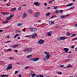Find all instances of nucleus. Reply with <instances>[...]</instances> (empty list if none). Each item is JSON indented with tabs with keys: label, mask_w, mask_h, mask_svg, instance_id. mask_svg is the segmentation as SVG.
Returning a JSON list of instances; mask_svg holds the SVG:
<instances>
[{
	"label": "nucleus",
	"mask_w": 77,
	"mask_h": 77,
	"mask_svg": "<svg viewBox=\"0 0 77 77\" xmlns=\"http://www.w3.org/2000/svg\"><path fill=\"white\" fill-rule=\"evenodd\" d=\"M45 54H46V55L43 57V60H44L45 62H47L48 60L49 59V57H50V54H49V53L48 52H45Z\"/></svg>",
	"instance_id": "f257e3e1"
},
{
	"label": "nucleus",
	"mask_w": 77,
	"mask_h": 77,
	"mask_svg": "<svg viewBox=\"0 0 77 77\" xmlns=\"http://www.w3.org/2000/svg\"><path fill=\"white\" fill-rule=\"evenodd\" d=\"M39 59H40L39 57H37L36 58H31L30 59V62H36V61H38L39 60Z\"/></svg>",
	"instance_id": "f03ea898"
},
{
	"label": "nucleus",
	"mask_w": 77,
	"mask_h": 77,
	"mask_svg": "<svg viewBox=\"0 0 77 77\" xmlns=\"http://www.w3.org/2000/svg\"><path fill=\"white\" fill-rule=\"evenodd\" d=\"M32 48H29L24 50V52H26V51H27L28 52H29V53H32Z\"/></svg>",
	"instance_id": "7ed1b4c3"
},
{
	"label": "nucleus",
	"mask_w": 77,
	"mask_h": 77,
	"mask_svg": "<svg viewBox=\"0 0 77 77\" xmlns=\"http://www.w3.org/2000/svg\"><path fill=\"white\" fill-rule=\"evenodd\" d=\"M12 68V64H9L8 66V67L6 68L7 70H9V69H11Z\"/></svg>",
	"instance_id": "20e7f679"
},
{
	"label": "nucleus",
	"mask_w": 77,
	"mask_h": 77,
	"mask_svg": "<svg viewBox=\"0 0 77 77\" xmlns=\"http://www.w3.org/2000/svg\"><path fill=\"white\" fill-rule=\"evenodd\" d=\"M65 39H66V38H64L63 37H59V38H58L57 39L58 41H61V40H65Z\"/></svg>",
	"instance_id": "39448f33"
},
{
	"label": "nucleus",
	"mask_w": 77,
	"mask_h": 77,
	"mask_svg": "<svg viewBox=\"0 0 77 77\" xmlns=\"http://www.w3.org/2000/svg\"><path fill=\"white\" fill-rule=\"evenodd\" d=\"M44 42V40L42 39L38 41V44L40 45L43 44Z\"/></svg>",
	"instance_id": "423d86ee"
},
{
	"label": "nucleus",
	"mask_w": 77,
	"mask_h": 77,
	"mask_svg": "<svg viewBox=\"0 0 77 77\" xmlns=\"http://www.w3.org/2000/svg\"><path fill=\"white\" fill-rule=\"evenodd\" d=\"M40 15V14H39V13L37 12L35 14L34 17L35 18H38V17H39Z\"/></svg>",
	"instance_id": "0eeeda50"
},
{
	"label": "nucleus",
	"mask_w": 77,
	"mask_h": 77,
	"mask_svg": "<svg viewBox=\"0 0 77 77\" xmlns=\"http://www.w3.org/2000/svg\"><path fill=\"white\" fill-rule=\"evenodd\" d=\"M26 17H27V14L26 13H24L23 14L22 18V19H24Z\"/></svg>",
	"instance_id": "6e6552de"
},
{
	"label": "nucleus",
	"mask_w": 77,
	"mask_h": 77,
	"mask_svg": "<svg viewBox=\"0 0 77 77\" xmlns=\"http://www.w3.org/2000/svg\"><path fill=\"white\" fill-rule=\"evenodd\" d=\"M31 36H31V38H35V36H37V34L35 33L34 34L31 35Z\"/></svg>",
	"instance_id": "1a4fd4ad"
},
{
	"label": "nucleus",
	"mask_w": 77,
	"mask_h": 77,
	"mask_svg": "<svg viewBox=\"0 0 77 77\" xmlns=\"http://www.w3.org/2000/svg\"><path fill=\"white\" fill-rule=\"evenodd\" d=\"M53 33V32L52 31H50L49 32H47V35H48V36H51V33Z\"/></svg>",
	"instance_id": "9d476101"
},
{
	"label": "nucleus",
	"mask_w": 77,
	"mask_h": 77,
	"mask_svg": "<svg viewBox=\"0 0 77 77\" xmlns=\"http://www.w3.org/2000/svg\"><path fill=\"white\" fill-rule=\"evenodd\" d=\"M34 5H36L37 6H39L40 4H39V2H35L34 3Z\"/></svg>",
	"instance_id": "9b49d317"
},
{
	"label": "nucleus",
	"mask_w": 77,
	"mask_h": 77,
	"mask_svg": "<svg viewBox=\"0 0 77 77\" xmlns=\"http://www.w3.org/2000/svg\"><path fill=\"white\" fill-rule=\"evenodd\" d=\"M64 50H65V53H68V52L69 51V49L67 48H64Z\"/></svg>",
	"instance_id": "f8f14e48"
},
{
	"label": "nucleus",
	"mask_w": 77,
	"mask_h": 77,
	"mask_svg": "<svg viewBox=\"0 0 77 77\" xmlns=\"http://www.w3.org/2000/svg\"><path fill=\"white\" fill-rule=\"evenodd\" d=\"M36 75V74L35 73H33L31 74L29 76V77H34Z\"/></svg>",
	"instance_id": "ddd939ff"
},
{
	"label": "nucleus",
	"mask_w": 77,
	"mask_h": 77,
	"mask_svg": "<svg viewBox=\"0 0 77 77\" xmlns=\"http://www.w3.org/2000/svg\"><path fill=\"white\" fill-rule=\"evenodd\" d=\"M74 5V4L72 3H69V4H68L66 6H67V7H68L69 6H72V5Z\"/></svg>",
	"instance_id": "4468645a"
},
{
	"label": "nucleus",
	"mask_w": 77,
	"mask_h": 77,
	"mask_svg": "<svg viewBox=\"0 0 77 77\" xmlns=\"http://www.w3.org/2000/svg\"><path fill=\"white\" fill-rule=\"evenodd\" d=\"M9 14V13L7 12H3L2 13V15H8Z\"/></svg>",
	"instance_id": "2eb2a0df"
},
{
	"label": "nucleus",
	"mask_w": 77,
	"mask_h": 77,
	"mask_svg": "<svg viewBox=\"0 0 77 77\" xmlns=\"http://www.w3.org/2000/svg\"><path fill=\"white\" fill-rule=\"evenodd\" d=\"M49 23L50 24H54V21H49Z\"/></svg>",
	"instance_id": "dca6fc26"
},
{
	"label": "nucleus",
	"mask_w": 77,
	"mask_h": 77,
	"mask_svg": "<svg viewBox=\"0 0 77 77\" xmlns=\"http://www.w3.org/2000/svg\"><path fill=\"white\" fill-rule=\"evenodd\" d=\"M13 48H17L18 47V45H14L12 46Z\"/></svg>",
	"instance_id": "f3484780"
},
{
	"label": "nucleus",
	"mask_w": 77,
	"mask_h": 77,
	"mask_svg": "<svg viewBox=\"0 0 77 77\" xmlns=\"http://www.w3.org/2000/svg\"><path fill=\"white\" fill-rule=\"evenodd\" d=\"M22 26V24L20 23H18L17 24V26L18 27H20V26Z\"/></svg>",
	"instance_id": "a211bd4d"
},
{
	"label": "nucleus",
	"mask_w": 77,
	"mask_h": 77,
	"mask_svg": "<svg viewBox=\"0 0 77 77\" xmlns=\"http://www.w3.org/2000/svg\"><path fill=\"white\" fill-rule=\"evenodd\" d=\"M71 66H72L70 64H69V65H68L67 66V67H64V68H69V67H71Z\"/></svg>",
	"instance_id": "6ab92c4d"
},
{
	"label": "nucleus",
	"mask_w": 77,
	"mask_h": 77,
	"mask_svg": "<svg viewBox=\"0 0 77 77\" xmlns=\"http://www.w3.org/2000/svg\"><path fill=\"white\" fill-rule=\"evenodd\" d=\"M14 17V15L13 14H11L9 16V17L10 18H12Z\"/></svg>",
	"instance_id": "aec40b11"
},
{
	"label": "nucleus",
	"mask_w": 77,
	"mask_h": 77,
	"mask_svg": "<svg viewBox=\"0 0 77 77\" xmlns=\"http://www.w3.org/2000/svg\"><path fill=\"white\" fill-rule=\"evenodd\" d=\"M50 14H51L50 13H46V17H48L49 15H50Z\"/></svg>",
	"instance_id": "412c9836"
},
{
	"label": "nucleus",
	"mask_w": 77,
	"mask_h": 77,
	"mask_svg": "<svg viewBox=\"0 0 77 77\" xmlns=\"http://www.w3.org/2000/svg\"><path fill=\"white\" fill-rule=\"evenodd\" d=\"M32 55L31 54V55L27 56L26 57L27 58H29V57H32Z\"/></svg>",
	"instance_id": "4be33fe9"
},
{
	"label": "nucleus",
	"mask_w": 77,
	"mask_h": 77,
	"mask_svg": "<svg viewBox=\"0 0 77 77\" xmlns=\"http://www.w3.org/2000/svg\"><path fill=\"white\" fill-rule=\"evenodd\" d=\"M66 17V16H62L60 17V18L61 19H63V18H64Z\"/></svg>",
	"instance_id": "5701e85b"
},
{
	"label": "nucleus",
	"mask_w": 77,
	"mask_h": 77,
	"mask_svg": "<svg viewBox=\"0 0 77 77\" xmlns=\"http://www.w3.org/2000/svg\"><path fill=\"white\" fill-rule=\"evenodd\" d=\"M28 13L29 14H31V13H32V11L31 10H29L28 11Z\"/></svg>",
	"instance_id": "b1692460"
},
{
	"label": "nucleus",
	"mask_w": 77,
	"mask_h": 77,
	"mask_svg": "<svg viewBox=\"0 0 77 77\" xmlns=\"http://www.w3.org/2000/svg\"><path fill=\"white\" fill-rule=\"evenodd\" d=\"M57 74H59V75H61V74H62V73L60 72H57Z\"/></svg>",
	"instance_id": "393cba45"
},
{
	"label": "nucleus",
	"mask_w": 77,
	"mask_h": 77,
	"mask_svg": "<svg viewBox=\"0 0 77 77\" xmlns=\"http://www.w3.org/2000/svg\"><path fill=\"white\" fill-rule=\"evenodd\" d=\"M29 29L31 31V32H33V28L31 27H30L29 28Z\"/></svg>",
	"instance_id": "a878e982"
},
{
	"label": "nucleus",
	"mask_w": 77,
	"mask_h": 77,
	"mask_svg": "<svg viewBox=\"0 0 77 77\" xmlns=\"http://www.w3.org/2000/svg\"><path fill=\"white\" fill-rule=\"evenodd\" d=\"M16 10V8H14L13 9L11 10V11H14Z\"/></svg>",
	"instance_id": "bb28decb"
},
{
	"label": "nucleus",
	"mask_w": 77,
	"mask_h": 77,
	"mask_svg": "<svg viewBox=\"0 0 77 77\" xmlns=\"http://www.w3.org/2000/svg\"><path fill=\"white\" fill-rule=\"evenodd\" d=\"M19 36V35L18 34H17L16 35L14 36V38H15L16 37H17V36Z\"/></svg>",
	"instance_id": "cd10ccee"
},
{
	"label": "nucleus",
	"mask_w": 77,
	"mask_h": 77,
	"mask_svg": "<svg viewBox=\"0 0 77 77\" xmlns=\"http://www.w3.org/2000/svg\"><path fill=\"white\" fill-rule=\"evenodd\" d=\"M19 36V35L18 34H17L16 35L14 36V38H15L16 37H17V36Z\"/></svg>",
	"instance_id": "c85d7f7f"
},
{
	"label": "nucleus",
	"mask_w": 77,
	"mask_h": 77,
	"mask_svg": "<svg viewBox=\"0 0 77 77\" xmlns=\"http://www.w3.org/2000/svg\"><path fill=\"white\" fill-rule=\"evenodd\" d=\"M2 75V77H7L6 76H7V75Z\"/></svg>",
	"instance_id": "c756f323"
},
{
	"label": "nucleus",
	"mask_w": 77,
	"mask_h": 77,
	"mask_svg": "<svg viewBox=\"0 0 77 77\" xmlns=\"http://www.w3.org/2000/svg\"><path fill=\"white\" fill-rule=\"evenodd\" d=\"M9 19H10V17H8L6 18V19L5 20H6V21H8V20H9Z\"/></svg>",
	"instance_id": "7c9ffc66"
},
{
	"label": "nucleus",
	"mask_w": 77,
	"mask_h": 77,
	"mask_svg": "<svg viewBox=\"0 0 77 77\" xmlns=\"http://www.w3.org/2000/svg\"><path fill=\"white\" fill-rule=\"evenodd\" d=\"M9 23V22L6 21L3 22V24H7V23Z\"/></svg>",
	"instance_id": "2f4dec72"
},
{
	"label": "nucleus",
	"mask_w": 77,
	"mask_h": 77,
	"mask_svg": "<svg viewBox=\"0 0 77 77\" xmlns=\"http://www.w3.org/2000/svg\"><path fill=\"white\" fill-rule=\"evenodd\" d=\"M58 13H59V12H58V10H56L55 12V14H58Z\"/></svg>",
	"instance_id": "473e14b6"
},
{
	"label": "nucleus",
	"mask_w": 77,
	"mask_h": 77,
	"mask_svg": "<svg viewBox=\"0 0 77 77\" xmlns=\"http://www.w3.org/2000/svg\"><path fill=\"white\" fill-rule=\"evenodd\" d=\"M70 35H71V33H70L69 32H68L67 34V36H70Z\"/></svg>",
	"instance_id": "72a5a7b5"
},
{
	"label": "nucleus",
	"mask_w": 77,
	"mask_h": 77,
	"mask_svg": "<svg viewBox=\"0 0 77 77\" xmlns=\"http://www.w3.org/2000/svg\"><path fill=\"white\" fill-rule=\"evenodd\" d=\"M7 51H12V49L9 48Z\"/></svg>",
	"instance_id": "f704fd0d"
},
{
	"label": "nucleus",
	"mask_w": 77,
	"mask_h": 77,
	"mask_svg": "<svg viewBox=\"0 0 77 77\" xmlns=\"http://www.w3.org/2000/svg\"><path fill=\"white\" fill-rule=\"evenodd\" d=\"M63 12V10H60L59 11V13H60V14H61Z\"/></svg>",
	"instance_id": "c9c22d12"
},
{
	"label": "nucleus",
	"mask_w": 77,
	"mask_h": 77,
	"mask_svg": "<svg viewBox=\"0 0 77 77\" xmlns=\"http://www.w3.org/2000/svg\"><path fill=\"white\" fill-rule=\"evenodd\" d=\"M37 30V29L36 28H34L33 29V32H35V31H36Z\"/></svg>",
	"instance_id": "e433bc0d"
},
{
	"label": "nucleus",
	"mask_w": 77,
	"mask_h": 77,
	"mask_svg": "<svg viewBox=\"0 0 77 77\" xmlns=\"http://www.w3.org/2000/svg\"><path fill=\"white\" fill-rule=\"evenodd\" d=\"M14 52L15 53H18V50H14Z\"/></svg>",
	"instance_id": "4c0bfd02"
},
{
	"label": "nucleus",
	"mask_w": 77,
	"mask_h": 77,
	"mask_svg": "<svg viewBox=\"0 0 77 77\" xmlns=\"http://www.w3.org/2000/svg\"><path fill=\"white\" fill-rule=\"evenodd\" d=\"M71 55H69L67 57L68 59H69V58H71Z\"/></svg>",
	"instance_id": "58836bf2"
},
{
	"label": "nucleus",
	"mask_w": 77,
	"mask_h": 77,
	"mask_svg": "<svg viewBox=\"0 0 77 77\" xmlns=\"http://www.w3.org/2000/svg\"><path fill=\"white\" fill-rule=\"evenodd\" d=\"M39 76L40 77H44V75H39Z\"/></svg>",
	"instance_id": "ea45409f"
},
{
	"label": "nucleus",
	"mask_w": 77,
	"mask_h": 77,
	"mask_svg": "<svg viewBox=\"0 0 77 77\" xmlns=\"http://www.w3.org/2000/svg\"><path fill=\"white\" fill-rule=\"evenodd\" d=\"M18 10H19V11H21V7H19L18 8Z\"/></svg>",
	"instance_id": "a19ab883"
},
{
	"label": "nucleus",
	"mask_w": 77,
	"mask_h": 77,
	"mask_svg": "<svg viewBox=\"0 0 77 77\" xmlns=\"http://www.w3.org/2000/svg\"><path fill=\"white\" fill-rule=\"evenodd\" d=\"M18 71H16L15 72V74H18Z\"/></svg>",
	"instance_id": "79ce46f5"
},
{
	"label": "nucleus",
	"mask_w": 77,
	"mask_h": 77,
	"mask_svg": "<svg viewBox=\"0 0 77 77\" xmlns=\"http://www.w3.org/2000/svg\"><path fill=\"white\" fill-rule=\"evenodd\" d=\"M7 38H8V39H9V38H10V36L8 35L7 36Z\"/></svg>",
	"instance_id": "37998d69"
},
{
	"label": "nucleus",
	"mask_w": 77,
	"mask_h": 77,
	"mask_svg": "<svg viewBox=\"0 0 77 77\" xmlns=\"http://www.w3.org/2000/svg\"><path fill=\"white\" fill-rule=\"evenodd\" d=\"M75 40H77V38H75V39H73L72 40V41H75Z\"/></svg>",
	"instance_id": "c03bdc74"
},
{
	"label": "nucleus",
	"mask_w": 77,
	"mask_h": 77,
	"mask_svg": "<svg viewBox=\"0 0 77 77\" xmlns=\"http://www.w3.org/2000/svg\"><path fill=\"white\" fill-rule=\"evenodd\" d=\"M8 42H11V41H7L6 42V43H8Z\"/></svg>",
	"instance_id": "a18cd8bd"
},
{
	"label": "nucleus",
	"mask_w": 77,
	"mask_h": 77,
	"mask_svg": "<svg viewBox=\"0 0 77 77\" xmlns=\"http://www.w3.org/2000/svg\"><path fill=\"white\" fill-rule=\"evenodd\" d=\"M54 9H57V7H55V6H54Z\"/></svg>",
	"instance_id": "49530a36"
},
{
	"label": "nucleus",
	"mask_w": 77,
	"mask_h": 77,
	"mask_svg": "<svg viewBox=\"0 0 77 77\" xmlns=\"http://www.w3.org/2000/svg\"><path fill=\"white\" fill-rule=\"evenodd\" d=\"M29 68V66H26L25 67V69H28Z\"/></svg>",
	"instance_id": "de8ad7c7"
},
{
	"label": "nucleus",
	"mask_w": 77,
	"mask_h": 77,
	"mask_svg": "<svg viewBox=\"0 0 77 77\" xmlns=\"http://www.w3.org/2000/svg\"><path fill=\"white\" fill-rule=\"evenodd\" d=\"M18 76L19 77H22V76H21V75L19 74L18 75Z\"/></svg>",
	"instance_id": "09e8293b"
},
{
	"label": "nucleus",
	"mask_w": 77,
	"mask_h": 77,
	"mask_svg": "<svg viewBox=\"0 0 77 77\" xmlns=\"http://www.w3.org/2000/svg\"><path fill=\"white\" fill-rule=\"evenodd\" d=\"M75 35H76L74 34H73L72 35V37H73V36H75Z\"/></svg>",
	"instance_id": "8fccbe9b"
},
{
	"label": "nucleus",
	"mask_w": 77,
	"mask_h": 77,
	"mask_svg": "<svg viewBox=\"0 0 77 77\" xmlns=\"http://www.w3.org/2000/svg\"><path fill=\"white\" fill-rule=\"evenodd\" d=\"M49 4H51L52 3V1H50L49 2Z\"/></svg>",
	"instance_id": "3c124183"
},
{
	"label": "nucleus",
	"mask_w": 77,
	"mask_h": 77,
	"mask_svg": "<svg viewBox=\"0 0 77 77\" xmlns=\"http://www.w3.org/2000/svg\"><path fill=\"white\" fill-rule=\"evenodd\" d=\"M63 66H64L63 65H62L60 66V67H61V68H63Z\"/></svg>",
	"instance_id": "603ef678"
},
{
	"label": "nucleus",
	"mask_w": 77,
	"mask_h": 77,
	"mask_svg": "<svg viewBox=\"0 0 77 77\" xmlns=\"http://www.w3.org/2000/svg\"><path fill=\"white\" fill-rule=\"evenodd\" d=\"M44 5L45 6H47V3H44Z\"/></svg>",
	"instance_id": "864d4df0"
},
{
	"label": "nucleus",
	"mask_w": 77,
	"mask_h": 77,
	"mask_svg": "<svg viewBox=\"0 0 77 77\" xmlns=\"http://www.w3.org/2000/svg\"><path fill=\"white\" fill-rule=\"evenodd\" d=\"M25 30H26V29L24 28L23 30V32H25Z\"/></svg>",
	"instance_id": "5fc2aeb1"
},
{
	"label": "nucleus",
	"mask_w": 77,
	"mask_h": 77,
	"mask_svg": "<svg viewBox=\"0 0 77 77\" xmlns=\"http://www.w3.org/2000/svg\"><path fill=\"white\" fill-rule=\"evenodd\" d=\"M74 7H72L71 8V9H74Z\"/></svg>",
	"instance_id": "6e6d98bb"
},
{
	"label": "nucleus",
	"mask_w": 77,
	"mask_h": 77,
	"mask_svg": "<svg viewBox=\"0 0 77 77\" xmlns=\"http://www.w3.org/2000/svg\"><path fill=\"white\" fill-rule=\"evenodd\" d=\"M17 45V47H18V46H20L21 45L20 44H18Z\"/></svg>",
	"instance_id": "4d7b16f0"
},
{
	"label": "nucleus",
	"mask_w": 77,
	"mask_h": 77,
	"mask_svg": "<svg viewBox=\"0 0 77 77\" xmlns=\"http://www.w3.org/2000/svg\"><path fill=\"white\" fill-rule=\"evenodd\" d=\"M57 17V16L56 15H54L52 16V17H53V18H54V17Z\"/></svg>",
	"instance_id": "13d9d810"
},
{
	"label": "nucleus",
	"mask_w": 77,
	"mask_h": 77,
	"mask_svg": "<svg viewBox=\"0 0 77 77\" xmlns=\"http://www.w3.org/2000/svg\"><path fill=\"white\" fill-rule=\"evenodd\" d=\"M26 6V5H22V6L23 7H25V6Z\"/></svg>",
	"instance_id": "bf43d9fd"
},
{
	"label": "nucleus",
	"mask_w": 77,
	"mask_h": 77,
	"mask_svg": "<svg viewBox=\"0 0 77 77\" xmlns=\"http://www.w3.org/2000/svg\"><path fill=\"white\" fill-rule=\"evenodd\" d=\"M74 26H75V27H77V24H75Z\"/></svg>",
	"instance_id": "052dcab7"
},
{
	"label": "nucleus",
	"mask_w": 77,
	"mask_h": 77,
	"mask_svg": "<svg viewBox=\"0 0 77 77\" xmlns=\"http://www.w3.org/2000/svg\"><path fill=\"white\" fill-rule=\"evenodd\" d=\"M9 59H13V58H12V57H9Z\"/></svg>",
	"instance_id": "680f3d73"
},
{
	"label": "nucleus",
	"mask_w": 77,
	"mask_h": 77,
	"mask_svg": "<svg viewBox=\"0 0 77 77\" xmlns=\"http://www.w3.org/2000/svg\"><path fill=\"white\" fill-rule=\"evenodd\" d=\"M3 32V30L2 29H1L0 30V32L1 33V32Z\"/></svg>",
	"instance_id": "e2e57ef3"
},
{
	"label": "nucleus",
	"mask_w": 77,
	"mask_h": 77,
	"mask_svg": "<svg viewBox=\"0 0 77 77\" xmlns=\"http://www.w3.org/2000/svg\"><path fill=\"white\" fill-rule=\"evenodd\" d=\"M7 6H10V5L9 4H7Z\"/></svg>",
	"instance_id": "0e129e2a"
},
{
	"label": "nucleus",
	"mask_w": 77,
	"mask_h": 77,
	"mask_svg": "<svg viewBox=\"0 0 77 77\" xmlns=\"http://www.w3.org/2000/svg\"><path fill=\"white\" fill-rule=\"evenodd\" d=\"M69 14H67L65 16H66V17H68V16H69Z\"/></svg>",
	"instance_id": "69168bd1"
},
{
	"label": "nucleus",
	"mask_w": 77,
	"mask_h": 77,
	"mask_svg": "<svg viewBox=\"0 0 77 77\" xmlns=\"http://www.w3.org/2000/svg\"><path fill=\"white\" fill-rule=\"evenodd\" d=\"M29 35H26V36H25V37H29Z\"/></svg>",
	"instance_id": "338daca9"
},
{
	"label": "nucleus",
	"mask_w": 77,
	"mask_h": 77,
	"mask_svg": "<svg viewBox=\"0 0 77 77\" xmlns=\"http://www.w3.org/2000/svg\"><path fill=\"white\" fill-rule=\"evenodd\" d=\"M74 46H72L71 47L73 49L74 48Z\"/></svg>",
	"instance_id": "774afa93"
}]
</instances>
